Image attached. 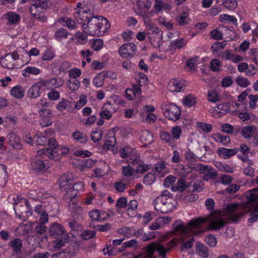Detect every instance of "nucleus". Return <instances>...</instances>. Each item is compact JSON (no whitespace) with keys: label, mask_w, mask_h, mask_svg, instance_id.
I'll use <instances>...</instances> for the list:
<instances>
[{"label":"nucleus","mask_w":258,"mask_h":258,"mask_svg":"<svg viewBox=\"0 0 258 258\" xmlns=\"http://www.w3.org/2000/svg\"><path fill=\"white\" fill-rule=\"evenodd\" d=\"M34 140L36 142L37 144L39 145L49 146L48 149H52L54 145H56V141L54 138H47L44 136H35Z\"/></svg>","instance_id":"obj_17"},{"label":"nucleus","mask_w":258,"mask_h":258,"mask_svg":"<svg viewBox=\"0 0 258 258\" xmlns=\"http://www.w3.org/2000/svg\"><path fill=\"white\" fill-rule=\"evenodd\" d=\"M103 41L101 39H93L91 47L94 50L98 51L103 47Z\"/></svg>","instance_id":"obj_51"},{"label":"nucleus","mask_w":258,"mask_h":258,"mask_svg":"<svg viewBox=\"0 0 258 258\" xmlns=\"http://www.w3.org/2000/svg\"><path fill=\"white\" fill-rule=\"evenodd\" d=\"M162 110L165 116L172 121H175L180 117L181 110L177 105L173 103L163 104Z\"/></svg>","instance_id":"obj_8"},{"label":"nucleus","mask_w":258,"mask_h":258,"mask_svg":"<svg viewBox=\"0 0 258 258\" xmlns=\"http://www.w3.org/2000/svg\"><path fill=\"white\" fill-rule=\"evenodd\" d=\"M11 94L15 98L20 99L24 96V90L21 86L17 85L11 89Z\"/></svg>","instance_id":"obj_32"},{"label":"nucleus","mask_w":258,"mask_h":258,"mask_svg":"<svg viewBox=\"0 0 258 258\" xmlns=\"http://www.w3.org/2000/svg\"><path fill=\"white\" fill-rule=\"evenodd\" d=\"M58 22L60 23L63 24V26H67L72 30L74 29L77 27L75 21L69 17L60 18Z\"/></svg>","instance_id":"obj_30"},{"label":"nucleus","mask_w":258,"mask_h":258,"mask_svg":"<svg viewBox=\"0 0 258 258\" xmlns=\"http://www.w3.org/2000/svg\"><path fill=\"white\" fill-rule=\"evenodd\" d=\"M197 250L199 254L203 257H207L209 255L208 248L200 243H196Z\"/></svg>","instance_id":"obj_38"},{"label":"nucleus","mask_w":258,"mask_h":258,"mask_svg":"<svg viewBox=\"0 0 258 258\" xmlns=\"http://www.w3.org/2000/svg\"><path fill=\"white\" fill-rule=\"evenodd\" d=\"M221 5L227 9L232 10L237 8V2L236 0H224Z\"/></svg>","instance_id":"obj_45"},{"label":"nucleus","mask_w":258,"mask_h":258,"mask_svg":"<svg viewBox=\"0 0 258 258\" xmlns=\"http://www.w3.org/2000/svg\"><path fill=\"white\" fill-rule=\"evenodd\" d=\"M49 233L50 237L55 239L53 241L55 248H60L68 242L69 236L64 228L57 223L51 224L49 228Z\"/></svg>","instance_id":"obj_3"},{"label":"nucleus","mask_w":258,"mask_h":258,"mask_svg":"<svg viewBox=\"0 0 258 258\" xmlns=\"http://www.w3.org/2000/svg\"><path fill=\"white\" fill-rule=\"evenodd\" d=\"M210 69L214 72H220L222 71V63L216 58L212 59L210 61Z\"/></svg>","instance_id":"obj_39"},{"label":"nucleus","mask_w":258,"mask_h":258,"mask_svg":"<svg viewBox=\"0 0 258 258\" xmlns=\"http://www.w3.org/2000/svg\"><path fill=\"white\" fill-rule=\"evenodd\" d=\"M197 126L205 133H209L212 129V125L211 124L203 122H198L197 123Z\"/></svg>","instance_id":"obj_52"},{"label":"nucleus","mask_w":258,"mask_h":258,"mask_svg":"<svg viewBox=\"0 0 258 258\" xmlns=\"http://www.w3.org/2000/svg\"><path fill=\"white\" fill-rule=\"evenodd\" d=\"M215 166L221 171L231 173L233 172V168L225 163L217 162Z\"/></svg>","instance_id":"obj_36"},{"label":"nucleus","mask_w":258,"mask_h":258,"mask_svg":"<svg viewBox=\"0 0 258 258\" xmlns=\"http://www.w3.org/2000/svg\"><path fill=\"white\" fill-rule=\"evenodd\" d=\"M136 51V45L133 43H128L122 45L118 50V53L121 57L128 58L133 56Z\"/></svg>","instance_id":"obj_13"},{"label":"nucleus","mask_w":258,"mask_h":258,"mask_svg":"<svg viewBox=\"0 0 258 258\" xmlns=\"http://www.w3.org/2000/svg\"><path fill=\"white\" fill-rule=\"evenodd\" d=\"M40 73L38 68L34 67H27L22 71V75L24 77H29L30 75H37Z\"/></svg>","instance_id":"obj_33"},{"label":"nucleus","mask_w":258,"mask_h":258,"mask_svg":"<svg viewBox=\"0 0 258 258\" xmlns=\"http://www.w3.org/2000/svg\"><path fill=\"white\" fill-rule=\"evenodd\" d=\"M220 234L225 237H232L234 235V230L232 227H228L224 231L222 230L220 232Z\"/></svg>","instance_id":"obj_62"},{"label":"nucleus","mask_w":258,"mask_h":258,"mask_svg":"<svg viewBox=\"0 0 258 258\" xmlns=\"http://www.w3.org/2000/svg\"><path fill=\"white\" fill-rule=\"evenodd\" d=\"M163 33H158V34L150 35V39L151 44L156 48L159 47L162 43Z\"/></svg>","instance_id":"obj_26"},{"label":"nucleus","mask_w":258,"mask_h":258,"mask_svg":"<svg viewBox=\"0 0 258 258\" xmlns=\"http://www.w3.org/2000/svg\"><path fill=\"white\" fill-rule=\"evenodd\" d=\"M69 256L70 249L66 248L63 250L52 254L51 258H69Z\"/></svg>","instance_id":"obj_46"},{"label":"nucleus","mask_w":258,"mask_h":258,"mask_svg":"<svg viewBox=\"0 0 258 258\" xmlns=\"http://www.w3.org/2000/svg\"><path fill=\"white\" fill-rule=\"evenodd\" d=\"M0 63L3 68L7 69H13L16 67L13 61V57L10 55V53L6 54L4 57H2Z\"/></svg>","instance_id":"obj_23"},{"label":"nucleus","mask_w":258,"mask_h":258,"mask_svg":"<svg viewBox=\"0 0 258 258\" xmlns=\"http://www.w3.org/2000/svg\"><path fill=\"white\" fill-rule=\"evenodd\" d=\"M227 222L222 216H213L211 218L199 217L189 221L187 226H185L181 221H176L173 225V229L175 234L181 235L182 246L180 250L183 251L193 245L194 238L189 234L192 230L201 228L205 223H208L210 229L218 230L222 229Z\"/></svg>","instance_id":"obj_1"},{"label":"nucleus","mask_w":258,"mask_h":258,"mask_svg":"<svg viewBox=\"0 0 258 258\" xmlns=\"http://www.w3.org/2000/svg\"><path fill=\"white\" fill-rule=\"evenodd\" d=\"M6 169L5 165L0 164V186H4L6 184L7 176Z\"/></svg>","instance_id":"obj_40"},{"label":"nucleus","mask_w":258,"mask_h":258,"mask_svg":"<svg viewBox=\"0 0 258 258\" xmlns=\"http://www.w3.org/2000/svg\"><path fill=\"white\" fill-rule=\"evenodd\" d=\"M80 85V82L75 78H70L67 82L68 87L73 91L77 90L79 88Z\"/></svg>","instance_id":"obj_41"},{"label":"nucleus","mask_w":258,"mask_h":258,"mask_svg":"<svg viewBox=\"0 0 258 258\" xmlns=\"http://www.w3.org/2000/svg\"><path fill=\"white\" fill-rule=\"evenodd\" d=\"M2 19L7 21L6 24L8 26H15L19 24L21 17L16 12L10 11L4 14Z\"/></svg>","instance_id":"obj_14"},{"label":"nucleus","mask_w":258,"mask_h":258,"mask_svg":"<svg viewBox=\"0 0 258 258\" xmlns=\"http://www.w3.org/2000/svg\"><path fill=\"white\" fill-rule=\"evenodd\" d=\"M176 204L174 198H156L154 201V208L158 212L168 213L175 209Z\"/></svg>","instance_id":"obj_4"},{"label":"nucleus","mask_w":258,"mask_h":258,"mask_svg":"<svg viewBox=\"0 0 258 258\" xmlns=\"http://www.w3.org/2000/svg\"><path fill=\"white\" fill-rule=\"evenodd\" d=\"M127 205V199L125 197L119 198L115 204V207L117 209L124 208Z\"/></svg>","instance_id":"obj_60"},{"label":"nucleus","mask_w":258,"mask_h":258,"mask_svg":"<svg viewBox=\"0 0 258 258\" xmlns=\"http://www.w3.org/2000/svg\"><path fill=\"white\" fill-rule=\"evenodd\" d=\"M87 97L85 95H81L80 99L77 102L75 108L79 110L87 103Z\"/></svg>","instance_id":"obj_63"},{"label":"nucleus","mask_w":258,"mask_h":258,"mask_svg":"<svg viewBox=\"0 0 258 258\" xmlns=\"http://www.w3.org/2000/svg\"><path fill=\"white\" fill-rule=\"evenodd\" d=\"M236 83L242 87H246L250 84V82L245 78L238 76L235 80Z\"/></svg>","instance_id":"obj_49"},{"label":"nucleus","mask_w":258,"mask_h":258,"mask_svg":"<svg viewBox=\"0 0 258 258\" xmlns=\"http://www.w3.org/2000/svg\"><path fill=\"white\" fill-rule=\"evenodd\" d=\"M147 29L148 30V37H150V35L153 34H158V33H163V32L158 28L155 24L152 23H149L147 25Z\"/></svg>","instance_id":"obj_43"},{"label":"nucleus","mask_w":258,"mask_h":258,"mask_svg":"<svg viewBox=\"0 0 258 258\" xmlns=\"http://www.w3.org/2000/svg\"><path fill=\"white\" fill-rule=\"evenodd\" d=\"M108 74L107 72H103L99 73L96 76L93 81V85L96 87H101L103 85V81L105 77H107Z\"/></svg>","instance_id":"obj_28"},{"label":"nucleus","mask_w":258,"mask_h":258,"mask_svg":"<svg viewBox=\"0 0 258 258\" xmlns=\"http://www.w3.org/2000/svg\"><path fill=\"white\" fill-rule=\"evenodd\" d=\"M156 180L155 174L152 172L148 173L143 178V183L146 185H151Z\"/></svg>","instance_id":"obj_44"},{"label":"nucleus","mask_w":258,"mask_h":258,"mask_svg":"<svg viewBox=\"0 0 258 258\" xmlns=\"http://www.w3.org/2000/svg\"><path fill=\"white\" fill-rule=\"evenodd\" d=\"M140 141L145 146L150 145L154 141L153 134L148 130L142 131L140 136Z\"/></svg>","instance_id":"obj_24"},{"label":"nucleus","mask_w":258,"mask_h":258,"mask_svg":"<svg viewBox=\"0 0 258 258\" xmlns=\"http://www.w3.org/2000/svg\"><path fill=\"white\" fill-rule=\"evenodd\" d=\"M183 87L182 81L173 79L171 80L168 84V89L171 92H179Z\"/></svg>","instance_id":"obj_22"},{"label":"nucleus","mask_w":258,"mask_h":258,"mask_svg":"<svg viewBox=\"0 0 258 258\" xmlns=\"http://www.w3.org/2000/svg\"><path fill=\"white\" fill-rule=\"evenodd\" d=\"M214 110L218 113L225 114L230 111V106L228 103H223L216 106Z\"/></svg>","instance_id":"obj_37"},{"label":"nucleus","mask_w":258,"mask_h":258,"mask_svg":"<svg viewBox=\"0 0 258 258\" xmlns=\"http://www.w3.org/2000/svg\"><path fill=\"white\" fill-rule=\"evenodd\" d=\"M224 20L231 22L234 25H237V19L234 16L223 14L220 16V21L222 22Z\"/></svg>","instance_id":"obj_53"},{"label":"nucleus","mask_w":258,"mask_h":258,"mask_svg":"<svg viewBox=\"0 0 258 258\" xmlns=\"http://www.w3.org/2000/svg\"><path fill=\"white\" fill-rule=\"evenodd\" d=\"M130 164L135 165V172L137 174H143L150 169V165L145 164L141 159L140 155H137L131 159Z\"/></svg>","instance_id":"obj_11"},{"label":"nucleus","mask_w":258,"mask_h":258,"mask_svg":"<svg viewBox=\"0 0 258 258\" xmlns=\"http://www.w3.org/2000/svg\"><path fill=\"white\" fill-rule=\"evenodd\" d=\"M181 133L182 130L181 127L178 126H174L172 127L171 130V135L174 142L180 138Z\"/></svg>","instance_id":"obj_42"},{"label":"nucleus","mask_w":258,"mask_h":258,"mask_svg":"<svg viewBox=\"0 0 258 258\" xmlns=\"http://www.w3.org/2000/svg\"><path fill=\"white\" fill-rule=\"evenodd\" d=\"M69 34L68 31L63 28H60L58 29L54 33V38L57 40H61L62 39H66Z\"/></svg>","instance_id":"obj_35"},{"label":"nucleus","mask_w":258,"mask_h":258,"mask_svg":"<svg viewBox=\"0 0 258 258\" xmlns=\"http://www.w3.org/2000/svg\"><path fill=\"white\" fill-rule=\"evenodd\" d=\"M187 44V41L183 38L176 39L171 42V44L175 48L181 49L185 46Z\"/></svg>","instance_id":"obj_54"},{"label":"nucleus","mask_w":258,"mask_h":258,"mask_svg":"<svg viewBox=\"0 0 258 258\" xmlns=\"http://www.w3.org/2000/svg\"><path fill=\"white\" fill-rule=\"evenodd\" d=\"M224 209L229 220L231 221L237 222L243 215V213L239 210L238 204L237 203L227 205Z\"/></svg>","instance_id":"obj_9"},{"label":"nucleus","mask_w":258,"mask_h":258,"mask_svg":"<svg viewBox=\"0 0 258 258\" xmlns=\"http://www.w3.org/2000/svg\"><path fill=\"white\" fill-rule=\"evenodd\" d=\"M69 152V148L66 147H61L60 148L56 143V145H54L52 149H42L39 150L38 151V154L39 155H46L50 159L57 161L60 159L61 155L68 154Z\"/></svg>","instance_id":"obj_7"},{"label":"nucleus","mask_w":258,"mask_h":258,"mask_svg":"<svg viewBox=\"0 0 258 258\" xmlns=\"http://www.w3.org/2000/svg\"><path fill=\"white\" fill-rule=\"evenodd\" d=\"M43 85L40 81L35 83L28 91V96L31 98H36L40 95V90Z\"/></svg>","instance_id":"obj_25"},{"label":"nucleus","mask_w":258,"mask_h":258,"mask_svg":"<svg viewBox=\"0 0 258 258\" xmlns=\"http://www.w3.org/2000/svg\"><path fill=\"white\" fill-rule=\"evenodd\" d=\"M160 138L162 140L165 141L168 145L172 147L175 146V143L173 139L171 134L169 133L164 131H161L160 133Z\"/></svg>","instance_id":"obj_27"},{"label":"nucleus","mask_w":258,"mask_h":258,"mask_svg":"<svg viewBox=\"0 0 258 258\" xmlns=\"http://www.w3.org/2000/svg\"><path fill=\"white\" fill-rule=\"evenodd\" d=\"M42 155L38 154L37 152L36 157L31 161V166L34 171L45 172L48 169V161L40 157Z\"/></svg>","instance_id":"obj_12"},{"label":"nucleus","mask_w":258,"mask_h":258,"mask_svg":"<svg viewBox=\"0 0 258 258\" xmlns=\"http://www.w3.org/2000/svg\"><path fill=\"white\" fill-rule=\"evenodd\" d=\"M199 172L201 174H204L203 179L208 181L210 180L216 179L218 175V172L211 166L201 164L199 168Z\"/></svg>","instance_id":"obj_10"},{"label":"nucleus","mask_w":258,"mask_h":258,"mask_svg":"<svg viewBox=\"0 0 258 258\" xmlns=\"http://www.w3.org/2000/svg\"><path fill=\"white\" fill-rule=\"evenodd\" d=\"M256 130V127L255 126L247 125L243 127L241 130L240 128H238L236 133L240 132L244 138L248 139L255 134Z\"/></svg>","instance_id":"obj_21"},{"label":"nucleus","mask_w":258,"mask_h":258,"mask_svg":"<svg viewBox=\"0 0 258 258\" xmlns=\"http://www.w3.org/2000/svg\"><path fill=\"white\" fill-rule=\"evenodd\" d=\"M7 143L15 149H21L22 147L20 138L14 133H10L7 135Z\"/></svg>","instance_id":"obj_16"},{"label":"nucleus","mask_w":258,"mask_h":258,"mask_svg":"<svg viewBox=\"0 0 258 258\" xmlns=\"http://www.w3.org/2000/svg\"><path fill=\"white\" fill-rule=\"evenodd\" d=\"M220 57L223 60H229L234 63H237L243 60V57L238 54L233 53L230 50H225L219 54Z\"/></svg>","instance_id":"obj_15"},{"label":"nucleus","mask_w":258,"mask_h":258,"mask_svg":"<svg viewBox=\"0 0 258 258\" xmlns=\"http://www.w3.org/2000/svg\"><path fill=\"white\" fill-rule=\"evenodd\" d=\"M69 103L70 102L68 100L62 98L57 104L56 108L58 111H62L67 109Z\"/></svg>","instance_id":"obj_58"},{"label":"nucleus","mask_w":258,"mask_h":258,"mask_svg":"<svg viewBox=\"0 0 258 258\" xmlns=\"http://www.w3.org/2000/svg\"><path fill=\"white\" fill-rule=\"evenodd\" d=\"M192 191L200 192L202 191L204 188V184L203 181L197 180L194 182L192 185Z\"/></svg>","instance_id":"obj_64"},{"label":"nucleus","mask_w":258,"mask_h":258,"mask_svg":"<svg viewBox=\"0 0 258 258\" xmlns=\"http://www.w3.org/2000/svg\"><path fill=\"white\" fill-rule=\"evenodd\" d=\"M10 245L12 247L13 251L18 254L21 250L22 247V241L21 239L16 238L9 242Z\"/></svg>","instance_id":"obj_29"},{"label":"nucleus","mask_w":258,"mask_h":258,"mask_svg":"<svg viewBox=\"0 0 258 258\" xmlns=\"http://www.w3.org/2000/svg\"><path fill=\"white\" fill-rule=\"evenodd\" d=\"M196 103V98L192 95H188L183 99V103L187 107H190Z\"/></svg>","instance_id":"obj_47"},{"label":"nucleus","mask_w":258,"mask_h":258,"mask_svg":"<svg viewBox=\"0 0 258 258\" xmlns=\"http://www.w3.org/2000/svg\"><path fill=\"white\" fill-rule=\"evenodd\" d=\"M36 226L34 228V231L35 233L37 234H43L45 233L47 230V227L44 225V224H42L39 222L36 223Z\"/></svg>","instance_id":"obj_48"},{"label":"nucleus","mask_w":258,"mask_h":258,"mask_svg":"<svg viewBox=\"0 0 258 258\" xmlns=\"http://www.w3.org/2000/svg\"><path fill=\"white\" fill-rule=\"evenodd\" d=\"M14 209L16 215L24 221L32 215V207L26 199H22L19 202L15 204Z\"/></svg>","instance_id":"obj_6"},{"label":"nucleus","mask_w":258,"mask_h":258,"mask_svg":"<svg viewBox=\"0 0 258 258\" xmlns=\"http://www.w3.org/2000/svg\"><path fill=\"white\" fill-rule=\"evenodd\" d=\"M87 25L83 23L82 28L85 34L92 36L103 35L110 28L108 20L102 16H96L91 18L86 17Z\"/></svg>","instance_id":"obj_2"},{"label":"nucleus","mask_w":258,"mask_h":258,"mask_svg":"<svg viewBox=\"0 0 258 258\" xmlns=\"http://www.w3.org/2000/svg\"><path fill=\"white\" fill-rule=\"evenodd\" d=\"M238 152V148L236 147L233 149H227L225 148H219L217 152L224 159H228L231 157L236 154Z\"/></svg>","instance_id":"obj_20"},{"label":"nucleus","mask_w":258,"mask_h":258,"mask_svg":"<svg viewBox=\"0 0 258 258\" xmlns=\"http://www.w3.org/2000/svg\"><path fill=\"white\" fill-rule=\"evenodd\" d=\"M190 186V184H186V181L183 178H179L177 183V188L179 191H182L186 188H188Z\"/></svg>","instance_id":"obj_55"},{"label":"nucleus","mask_w":258,"mask_h":258,"mask_svg":"<svg viewBox=\"0 0 258 258\" xmlns=\"http://www.w3.org/2000/svg\"><path fill=\"white\" fill-rule=\"evenodd\" d=\"M226 44V41H216L212 45L211 49L212 52L214 53L219 50L223 49Z\"/></svg>","instance_id":"obj_56"},{"label":"nucleus","mask_w":258,"mask_h":258,"mask_svg":"<svg viewBox=\"0 0 258 258\" xmlns=\"http://www.w3.org/2000/svg\"><path fill=\"white\" fill-rule=\"evenodd\" d=\"M70 210L72 214L73 217L76 219H79L82 218L83 215V210L81 207L73 205L72 206L69 205Z\"/></svg>","instance_id":"obj_31"},{"label":"nucleus","mask_w":258,"mask_h":258,"mask_svg":"<svg viewBox=\"0 0 258 258\" xmlns=\"http://www.w3.org/2000/svg\"><path fill=\"white\" fill-rule=\"evenodd\" d=\"M59 187L64 190H67V186L73 183V176L71 173H66L61 176L58 181Z\"/></svg>","instance_id":"obj_19"},{"label":"nucleus","mask_w":258,"mask_h":258,"mask_svg":"<svg viewBox=\"0 0 258 258\" xmlns=\"http://www.w3.org/2000/svg\"><path fill=\"white\" fill-rule=\"evenodd\" d=\"M102 137V131H93L91 134V138L92 141L96 143L99 141Z\"/></svg>","instance_id":"obj_61"},{"label":"nucleus","mask_w":258,"mask_h":258,"mask_svg":"<svg viewBox=\"0 0 258 258\" xmlns=\"http://www.w3.org/2000/svg\"><path fill=\"white\" fill-rule=\"evenodd\" d=\"M205 242L211 247H214L217 244V239L215 236L212 234H209L205 238Z\"/></svg>","instance_id":"obj_57"},{"label":"nucleus","mask_w":258,"mask_h":258,"mask_svg":"<svg viewBox=\"0 0 258 258\" xmlns=\"http://www.w3.org/2000/svg\"><path fill=\"white\" fill-rule=\"evenodd\" d=\"M55 54L54 52L51 49L47 48L45 50L44 54L42 56V60L43 61L49 60L53 58Z\"/></svg>","instance_id":"obj_50"},{"label":"nucleus","mask_w":258,"mask_h":258,"mask_svg":"<svg viewBox=\"0 0 258 258\" xmlns=\"http://www.w3.org/2000/svg\"><path fill=\"white\" fill-rule=\"evenodd\" d=\"M157 250L161 256V258H166V253L169 251L160 244H153L147 246L143 251L140 253H136L134 255L133 258H155L154 253Z\"/></svg>","instance_id":"obj_5"},{"label":"nucleus","mask_w":258,"mask_h":258,"mask_svg":"<svg viewBox=\"0 0 258 258\" xmlns=\"http://www.w3.org/2000/svg\"><path fill=\"white\" fill-rule=\"evenodd\" d=\"M120 156L123 158H128L127 162L130 164L131 159L137 155H140L136 150L131 148L128 146H124L119 149Z\"/></svg>","instance_id":"obj_18"},{"label":"nucleus","mask_w":258,"mask_h":258,"mask_svg":"<svg viewBox=\"0 0 258 258\" xmlns=\"http://www.w3.org/2000/svg\"><path fill=\"white\" fill-rule=\"evenodd\" d=\"M177 21L179 25H184L188 24L190 19L187 18V15L185 13H182L181 16L177 18Z\"/></svg>","instance_id":"obj_59"},{"label":"nucleus","mask_w":258,"mask_h":258,"mask_svg":"<svg viewBox=\"0 0 258 258\" xmlns=\"http://www.w3.org/2000/svg\"><path fill=\"white\" fill-rule=\"evenodd\" d=\"M73 137L75 140L82 144L86 143L89 140L86 134L79 131L75 132L73 134Z\"/></svg>","instance_id":"obj_34"}]
</instances>
